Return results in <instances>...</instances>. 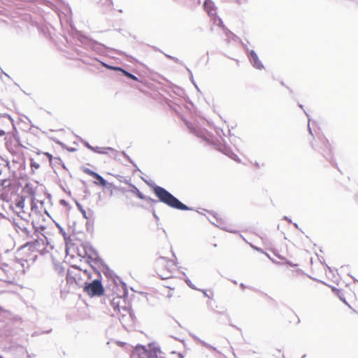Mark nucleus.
<instances>
[{"instance_id": "obj_1", "label": "nucleus", "mask_w": 358, "mask_h": 358, "mask_svg": "<svg viewBox=\"0 0 358 358\" xmlns=\"http://www.w3.org/2000/svg\"><path fill=\"white\" fill-rule=\"evenodd\" d=\"M153 192L159 201L168 206L180 210H192V208L181 202L178 198L167 191L165 188L155 185L153 187Z\"/></svg>"}, {"instance_id": "obj_2", "label": "nucleus", "mask_w": 358, "mask_h": 358, "mask_svg": "<svg viewBox=\"0 0 358 358\" xmlns=\"http://www.w3.org/2000/svg\"><path fill=\"white\" fill-rule=\"evenodd\" d=\"M85 278L87 279L91 278L90 273L87 270L82 271L76 266H71V268L68 270L66 273V280L68 281L73 280L80 287H83L85 281L83 282V280Z\"/></svg>"}, {"instance_id": "obj_3", "label": "nucleus", "mask_w": 358, "mask_h": 358, "mask_svg": "<svg viewBox=\"0 0 358 358\" xmlns=\"http://www.w3.org/2000/svg\"><path fill=\"white\" fill-rule=\"evenodd\" d=\"M84 292L90 296H100L103 294L104 288L100 279H94L90 282H84Z\"/></svg>"}, {"instance_id": "obj_4", "label": "nucleus", "mask_w": 358, "mask_h": 358, "mask_svg": "<svg viewBox=\"0 0 358 358\" xmlns=\"http://www.w3.org/2000/svg\"><path fill=\"white\" fill-rule=\"evenodd\" d=\"M203 8L208 15L211 17V20L213 21L215 24L220 27H224L222 19L217 15L216 8L212 0H205Z\"/></svg>"}, {"instance_id": "obj_5", "label": "nucleus", "mask_w": 358, "mask_h": 358, "mask_svg": "<svg viewBox=\"0 0 358 358\" xmlns=\"http://www.w3.org/2000/svg\"><path fill=\"white\" fill-rule=\"evenodd\" d=\"M13 225L18 231L20 230L23 234L29 236L31 231L28 229L29 220L27 218L13 219Z\"/></svg>"}, {"instance_id": "obj_6", "label": "nucleus", "mask_w": 358, "mask_h": 358, "mask_svg": "<svg viewBox=\"0 0 358 358\" xmlns=\"http://www.w3.org/2000/svg\"><path fill=\"white\" fill-rule=\"evenodd\" d=\"M248 57L252 65L259 70H262L264 69V66L260 59H259L257 53L254 50H250Z\"/></svg>"}, {"instance_id": "obj_7", "label": "nucleus", "mask_w": 358, "mask_h": 358, "mask_svg": "<svg viewBox=\"0 0 358 358\" xmlns=\"http://www.w3.org/2000/svg\"><path fill=\"white\" fill-rule=\"evenodd\" d=\"M130 192L136 194L140 199L145 200L152 203H157L158 201L145 196L135 185H131Z\"/></svg>"}, {"instance_id": "obj_8", "label": "nucleus", "mask_w": 358, "mask_h": 358, "mask_svg": "<svg viewBox=\"0 0 358 358\" xmlns=\"http://www.w3.org/2000/svg\"><path fill=\"white\" fill-rule=\"evenodd\" d=\"M93 178L96 180V181L94 182L96 185H99L105 187L113 186L112 183H108L101 175H99L96 172L94 175Z\"/></svg>"}, {"instance_id": "obj_9", "label": "nucleus", "mask_w": 358, "mask_h": 358, "mask_svg": "<svg viewBox=\"0 0 358 358\" xmlns=\"http://www.w3.org/2000/svg\"><path fill=\"white\" fill-rule=\"evenodd\" d=\"M214 218L216 220V222L214 221L210 220L211 223L216 225L217 227L220 228L221 229H223L227 231H229L231 233H236L235 231L232 230L230 227L226 226L221 220L218 219L216 216H214Z\"/></svg>"}, {"instance_id": "obj_10", "label": "nucleus", "mask_w": 358, "mask_h": 358, "mask_svg": "<svg viewBox=\"0 0 358 358\" xmlns=\"http://www.w3.org/2000/svg\"><path fill=\"white\" fill-rule=\"evenodd\" d=\"M222 152L234 161L240 162L241 160L238 157L235 153H234L229 148L224 147Z\"/></svg>"}, {"instance_id": "obj_11", "label": "nucleus", "mask_w": 358, "mask_h": 358, "mask_svg": "<svg viewBox=\"0 0 358 358\" xmlns=\"http://www.w3.org/2000/svg\"><path fill=\"white\" fill-rule=\"evenodd\" d=\"M45 241L46 242L48 241L46 237H44V239L43 238L37 239L34 242L27 243V244L30 245L31 247L34 248L36 250H40L41 243H42V244L44 245Z\"/></svg>"}, {"instance_id": "obj_12", "label": "nucleus", "mask_w": 358, "mask_h": 358, "mask_svg": "<svg viewBox=\"0 0 358 358\" xmlns=\"http://www.w3.org/2000/svg\"><path fill=\"white\" fill-rule=\"evenodd\" d=\"M115 69H117V71L122 72L128 78H130V79H131L133 80H135V81L138 80V78L136 76H134V74L127 71L123 68L121 67V68H115Z\"/></svg>"}, {"instance_id": "obj_13", "label": "nucleus", "mask_w": 358, "mask_h": 358, "mask_svg": "<svg viewBox=\"0 0 358 358\" xmlns=\"http://www.w3.org/2000/svg\"><path fill=\"white\" fill-rule=\"evenodd\" d=\"M9 162L0 156V175L8 166Z\"/></svg>"}, {"instance_id": "obj_14", "label": "nucleus", "mask_w": 358, "mask_h": 358, "mask_svg": "<svg viewBox=\"0 0 358 358\" xmlns=\"http://www.w3.org/2000/svg\"><path fill=\"white\" fill-rule=\"evenodd\" d=\"M108 151L112 152L113 157L114 158H116V155L117 154V151L110 147L101 148L100 154H105V155L108 154Z\"/></svg>"}, {"instance_id": "obj_15", "label": "nucleus", "mask_w": 358, "mask_h": 358, "mask_svg": "<svg viewBox=\"0 0 358 358\" xmlns=\"http://www.w3.org/2000/svg\"><path fill=\"white\" fill-rule=\"evenodd\" d=\"M148 346L152 349L154 354L161 353L162 351L160 350V347L158 345H156L155 343H152L148 345Z\"/></svg>"}, {"instance_id": "obj_16", "label": "nucleus", "mask_w": 358, "mask_h": 358, "mask_svg": "<svg viewBox=\"0 0 358 358\" xmlns=\"http://www.w3.org/2000/svg\"><path fill=\"white\" fill-rule=\"evenodd\" d=\"M76 204H77V206H78V208L79 210L81 212V213H82L83 216L85 219H87V220L90 219V217L88 216V215H87V212H86V211H85V210L83 208V206H82L80 203H77Z\"/></svg>"}, {"instance_id": "obj_17", "label": "nucleus", "mask_w": 358, "mask_h": 358, "mask_svg": "<svg viewBox=\"0 0 358 358\" xmlns=\"http://www.w3.org/2000/svg\"><path fill=\"white\" fill-rule=\"evenodd\" d=\"M82 170L84 173L88 174L89 176L93 177L94 175L96 173L95 171H92L91 169H88V168H86V167H83L82 168Z\"/></svg>"}, {"instance_id": "obj_18", "label": "nucleus", "mask_w": 358, "mask_h": 358, "mask_svg": "<svg viewBox=\"0 0 358 358\" xmlns=\"http://www.w3.org/2000/svg\"><path fill=\"white\" fill-rule=\"evenodd\" d=\"M199 342L203 345L205 346L206 348H208V349H210V350H215L216 351L217 349L216 348L208 344L207 343H206L205 341H201V340H199Z\"/></svg>"}, {"instance_id": "obj_19", "label": "nucleus", "mask_w": 358, "mask_h": 358, "mask_svg": "<svg viewBox=\"0 0 358 358\" xmlns=\"http://www.w3.org/2000/svg\"><path fill=\"white\" fill-rule=\"evenodd\" d=\"M187 71L189 72V75H190V76H189V79H190L191 82H192V84L195 86V87L199 90V87H198V86L196 85V84L195 83L194 80V78H193V75H192V71H191L188 68H187Z\"/></svg>"}, {"instance_id": "obj_20", "label": "nucleus", "mask_w": 358, "mask_h": 358, "mask_svg": "<svg viewBox=\"0 0 358 358\" xmlns=\"http://www.w3.org/2000/svg\"><path fill=\"white\" fill-rule=\"evenodd\" d=\"M30 165H31V169H38L40 167V164L36 162L35 161H34L33 159L31 160Z\"/></svg>"}, {"instance_id": "obj_21", "label": "nucleus", "mask_w": 358, "mask_h": 358, "mask_svg": "<svg viewBox=\"0 0 358 358\" xmlns=\"http://www.w3.org/2000/svg\"><path fill=\"white\" fill-rule=\"evenodd\" d=\"M101 64H102V65H103V66H105L106 69H112V70H114V71H117V69H116L115 68H120L119 66H110V65L107 64L103 63V62H102Z\"/></svg>"}, {"instance_id": "obj_22", "label": "nucleus", "mask_w": 358, "mask_h": 358, "mask_svg": "<svg viewBox=\"0 0 358 358\" xmlns=\"http://www.w3.org/2000/svg\"><path fill=\"white\" fill-rule=\"evenodd\" d=\"M121 154L131 164H133L136 167V165L133 162V161L131 159V158L125 153L124 151H122Z\"/></svg>"}, {"instance_id": "obj_23", "label": "nucleus", "mask_w": 358, "mask_h": 358, "mask_svg": "<svg viewBox=\"0 0 358 358\" xmlns=\"http://www.w3.org/2000/svg\"><path fill=\"white\" fill-rule=\"evenodd\" d=\"M136 350H142V351H143L144 352H147V350H146L145 346L142 345H140V344H138V345L136 347Z\"/></svg>"}, {"instance_id": "obj_24", "label": "nucleus", "mask_w": 358, "mask_h": 358, "mask_svg": "<svg viewBox=\"0 0 358 358\" xmlns=\"http://www.w3.org/2000/svg\"><path fill=\"white\" fill-rule=\"evenodd\" d=\"M185 282L187 283V285L192 289H197L195 286L192 283L191 280L188 278H187L185 280Z\"/></svg>"}, {"instance_id": "obj_25", "label": "nucleus", "mask_w": 358, "mask_h": 358, "mask_svg": "<svg viewBox=\"0 0 358 358\" xmlns=\"http://www.w3.org/2000/svg\"><path fill=\"white\" fill-rule=\"evenodd\" d=\"M304 113L306 114V115L307 116L308 119V131H309V134L313 136V133H312V130H311V128L310 127V119L309 117V115L304 110Z\"/></svg>"}, {"instance_id": "obj_26", "label": "nucleus", "mask_w": 358, "mask_h": 358, "mask_svg": "<svg viewBox=\"0 0 358 358\" xmlns=\"http://www.w3.org/2000/svg\"><path fill=\"white\" fill-rule=\"evenodd\" d=\"M11 183L10 180L6 179L2 181V186H3L4 187H9Z\"/></svg>"}, {"instance_id": "obj_27", "label": "nucleus", "mask_w": 358, "mask_h": 358, "mask_svg": "<svg viewBox=\"0 0 358 358\" xmlns=\"http://www.w3.org/2000/svg\"><path fill=\"white\" fill-rule=\"evenodd\" d=\"M101 147H98V146H96V147H94V146H93V148H92V151H93L94 152L99 153V154H100V152H101Z\"/></svg>"}, {"instance_id": "obj_28", "label": "nucleus", "mask_w": 358, "mask_h": 358, "mask_svg": "<svg viewBox=\"0 0 358 358\" xmlns=\"http://www.w3.org/2000/svg\"><path fill=\"white\" fill-rule=\"evenodd\" d=\"M23 214L24 215H20V214L17 215V217L16 219H22V218H29L30 217V215L29 214H25L24 213H23Z\"/></svg>"}, {"instance_id": "obj_29", "label": "nucleus", "mask_w": 358, "mask_h": 358, "mask_svg": "<svg viewBox=\"0 0 358 358\" xmlns=\"http://www.w3.org/2000/svg\"><path fill=\"white\" fill-rule=\"evenodd\" d=\"M83 144L85 145V146L86 148H87L89 150H92L93 146H92L87 141H84L83 142Z\"/></svg>"}, {"instance_id": "obj_30", "label": "nucleus", "mask_w": 358, "mask_h": 358, "mask_svg": "<svg viewBox=\"0 0 358 358\" xmlns=\"http://www.w3.org/2000/svg\"><path fill=\"white\" fill-rule=\"evenodd\" d=\"M173 61L176 63H178V64H182V61H180L179 59H178L177 57H173Z\"/></svg>"}, {"instance_id": "obj_31", "label": "nucleus", "mask_w": 358, "mask_h": 358, "mask_svg": "<svg viewBox=\"0 0 358 358\" xmlns=\"http://www.w3.org/2000/svg\"><path fill=\"white\" fill-rule=\"evenodd\" d=\"M173 61L176 63H178V64H182V61H180L179 59H178L177 57H173Z\"/></svg>"}, {"instance_id": "obj_32", "label": "nucleus", "mask_w": 358, "mask_h": 358, "mask_svg": "<svg viewBox=\"0 0 358 358\" xmlns=\"http://www.w3.org/2000/svg\"><path fill=\"white\" fill-rule=\"evenodd\" d=\"M45 155L48 157L49 160L51 161L52 159V155L48 152L45 153Z\"/></svg>"}, {"instance_id": "obj_33", "label": "nucleus", "mask_w": 358, "mask_h": 358, "mask_svg": "<svg viewBox=\"0 0 358 358\" xmlns=\"http://www.w3.org/2000/svg\"><path fill=\"white\" fill-rule=\"evenodd\" d=\"M283 219H284L285 220L288 221V222H290V223H292V220H291L290 218H289L288 217H287V216H285V217H283Z\"/></svg>"}, {"instance_id": "obj_34", "label": "nucleus", "mask_w": 358, "mask_h": 358, "mask_svg": "<svg viewBox=\"0 0 358 358\" xmlns=\"http://www.w3.org/2000/svg\"><path fill=\"white\" fill-rule=\"evenodd\" d=\"M148 358H157V354H155V355H151V354H150V355L148 356Z\"/></svg>"}, {"instance_id": "obj_35", "label": "nucleus", "mask_w": 358, "mask_h": 358, "mask_svg": "<svg viewBox=\"0 0 358 358\" xmlns=\"http://www.w3.org/2000/svg\"><path fill=\"white\" fill-rule=\"evenodd\" d=\"M23 205H24V201H20V202L18 203L17 206L20 207V208H22Z\"/></svg>"}, {"instance_id": "obj_36", "label": "nucleus", "mask_w": 358, "mask_h": 358, "mask_svg": "<svg viewBox=\"0 0 358 358\" xmlns=\"http://www.w3.org/2000/svg\"><path fill=\"white\" fill-rule=\"evenodd\" d=\"M108 6L110 7L113 5V0H108Z\"/></svg>"}, {"instance_id": "obj_37", "label": "nucleus", "mask_w": 358, "mask_h": 358, "mask_svg": "<svg viewBox=\"0 0 358 358\" xmlns=\"http://www.w3.org/2000/svg\"><path fill=\"white\" fill-rule=\"evenodd\" d=\"M108 6L110 7L113 5V0H108Z\"/></svg>"}, {"instance_id": "obj_38", "label": "nucleus", "mask_w": 358, "mask_h": 358, "mask_svg": "<svg viewBox=\"0 0 358 358\" xmlns=\"http://www.w3.org/2000/svg\"><path fill=\"white\" fill-rule=\"evenodd\" d=\"M108 6L110 7L113 5V0H108Z\"/></svg>"}, {"instance_id": "obj_39", "label": "nucleus", "mask_w": 358, "mask_h": 358, "mask_svg": "<svg viewBox=\"0 0 358 358\" xmlns=\"http://www.w3.org/2000/svg\"><path fill=\"white\" fill-rule=\"evenodd\" d=\"M108 6L110 7L113 5V0H108Z\"/></svg>"}, {"instance_id": "obj_40", "label": "nucleus", "mask_w": 358, "mask_h": 358, "mask_svg": "<svg viewBox=\"0 0 358 358\" xmlns=\"http://www.w3.org/2000/svg\"><path fill=\"white\" fill-rule=\"evenodd\" d=\"M5 135V131L2 129H0V137Z\"/></svg>"}, {"instance_id": "obj_41", "label": "nucleus", "mask_w": 358, "mask_h": 358, "mask_svg": "<svg viewBox=\"0 0 358 358\" xmlns=\"http://www.w3.org/2000/svg\"><path fill=\"white\" fill-rule=\"evenodd\" d=\"M252 248H254L255 250H257V251H262V249L257 248V247H255L252 245H251Z\"/></svg>"}, {"instance_id": "obj_42", "label": "nucleus", "mask_w": 358, "mask_h": 358, "mask_svg": "<svg viewBox=\"0 0 358 358\" xmlns=\"http://www.w3.org/2000/svg\"><path fill=\"white\" fill-rule=\"evenodd\" d=\"M153 215H154V217H155L156 220H159V217L157 215V214L155 213V210L153 211Z\"/></svg>"}, {"instance_id": "obj_43", "label": "nucleus", "mask_w": 358, "mask_h": 358, "mask_svg": "<svg viewBox=\"0 0 358 358\" xmlns=\"http://www.w3.org/2000/svg\"><path fill=\"white\" fill-rule=\"evenodd\" d=\"M201 292L203 293L205 296L210 297L206 290H201Z\"/></svg>"}, {"instance_id": "obj_44", "label": "nucleus", "mask_w": 358, "mask_h": 358, "mask_svg": "<svg viewBox=\"0 0 358 358\" xmlns=\"http://www.w3.org/2000/svg\"><path fill=\"white\" fill-rule=\"evenodd\" d=\"M240 287H241L242 289H244L246 287V286H245L243 283H241V284H240Z\"/></svg>"}, {"instance_id": "obj_45", "label": "nucleus", "mask_w": 358, "mask_h": 358, "mask_svg": "<svg viewBox=\"0 0 358 358\" xmlns=\"http://www.w3.org/2000/svg\"><path fill=\"white\" fill-rule=\"evenodd\" d=\"M165 56H166L167 58H169V59H172V60H173V56H171V55H167V54H165Z\"/></svg>"}, {"instance_id": "obj_46", "label": "nucleus", "mask_w": 358, "mask_h": 358, "mask_svg": "<svg viewBox=\"0 0 358 358\" xmlns=\"http://www.w3.org/2000/svg\"><path fill=\"white\" fill-rule=\"evenodd\" d=\"M165 56H166L167 58H169V59H172V60H173V56H171V55H167V54H165Z\"/></svg>"}, {"instance_id": "obj_47", "label": "nucleus", "mask_w": 358, "mask_h": 358, "mask_svg": "<svg viewBox=\"0 0 358 358\" xmlns=\"http://www.w3.org/2000/svg\"><path fill=\"white\" fill-rule=\"evenodd\" d=\"M57 226H58V227H59V228L60 232H61V233H62L63 234H64V229H63L61 227H59V225H57Z\"/></svg>"}, {"instance_id": "obj_48", "label": "nucleus", "mask_w": 358, "mask_h": 358, "mask_svg": "<svg viewBox=\"0 0 358 358\" xmlns=\"http://www.w3.org/2000/svg\"><path fill=\"white\" fill-rule=\"evenodd\" d=\"M51 331H52V329H49L45 331H43L42 334H48V333L51 332Z\"/></svg>"}, {"instance_id": "obj_49", "label": "nucleus", "mask_w": 358, "mask_h": 358, "mask_svg": "<svg viewBox=\"0 0 358 358\" xmlns=\"http://www.w3.org/2000/svg\"><path fill=\"white\" fill-rule=\"evenodd\" d=\"M324 143H325V146L327 148V146H328V145H327V144L329 143H328V140H326V139H325V140H324Z\"/></svg>"}, {"instance_id": "obj_50", "label": "nucleus", "mask_w": 358, "mask_h": 358, "mask_svg": "<svg viewBox=\"0 0 358 358\" xmlns=\"http://www.w3.org/2000/svg\"><path fill=\"white\" fill-rule=\"evenodd\" d=\"M40 334L38 333V332H34L33 334H32V336H38Z\"/></svg>"}, {"instance_id": "obj_51", "label": "nucleus", "mask_w": 358, "mask_h": 358, "mask_svg": "<svg viewBox=\"0 0 358 358\" xmlns=\"http://www.w3.org/2000/svg\"><path fill=\"white\" fill-rule=\"evenodd\" d=\"M199 137H203V135L201 134V133H195Z\"/></svg>"}, {"instance_id": "obj_52", "label": "nucleus", "mask_w": 358, "mask_h": 358, "mask_svg": "<svg viewBox=\"0 0 358 358\" xmlns=\"http://www.w3.org/2000/svg\"><path fill=\"white\" fill-rule=\"evenodd\" d=\"M296 229H299V225L296 223L293 224Z\"/></svg>"}, {"instance_id": "obj_53", "label": "nucleus", "mask_w": 358, "mask_h": 358, "mask_svg": "<svg viewBox=\"0 0 358 358\" xmlns=\"http://www.w3.org/2000/svg\"><path fill=\"white\" fill-rule=\"evenodd\" d=\"M159 260H166L165 257H161Z\"/></svg>"}, {"instance_id": "obj_54", "label": "nucleus", "mask_w": 358, "mask_h": 358, "mask_svg": "<svg viewBox=\"0 0 358 358\" xmlns=\"http://www.w3.org/2000/svg\"><path fill=\"white\" fill-rule=\"evenodd\" d=\"M89 258H90V259H96V257H93L92 255H89Z\"/></svg>"}, {"instance_id": "obj_55", "label": "nucleus", "mask_w": 358, "mask_h": 358, "mask_svg": "<svg viewBox=\"0 0 358 358\" xmlns=\"http://www.w3.org/2000/svg\"><path fill=\"white\" fill-rule=\"evenodd\" d=\"M299 106L301 109H303V110H304V109H303V105L299 104Z\"/></svg>"}, {"instance_id": "obj_56", "label": "nucleus", "mask_w": 358, "mask_h": 358, "mask_svg": "<svg viewBox=\"0 0 358 358\" xmlns=\"http://www.w3.org/2000/svg\"><path fill=\"white\" fill-rule=\"evenodd\" d=\"M119 12H120V13H122V10H121V9H120V10H119Z\"/></svg>"}, {"instance_id": "obj_57", "label": "nucleus", "mask_w": 358, "mask_h": 358, "mask_svg": "<svg viewBox=\"0 0 358 358\" xmlns=\"http://www.w3.org/2000/svg\"><path fill=\"white\" fill-rule=\"evenodd\" d=\"M324 156L327 158V154H324Z\"/></svg>"}, {"instance_id": "obj_58", "label": "nucleus", "mask_w": 358, "mask_h": 358, "mask_svg": "<svg viewBox=\"0 0 358 358\" xmlns=\"http://www.w3.org/2000/svg\"><path fill=\"white\" fill-rule=\"evenodd\" d=\"M306 357V355H303L301 358H305Z\"/></svg>"}, {"instance_id": "obj_59", "label": "nucleus", "mask_w": 358, "mask_h": 358, "mask_svg": "<svg viewBox=\"0 0 358 358\" xmlns=\"http://www.w3.org/2000/svg\"><path fill=\"white\" fill-rule=\"evenodd\" d=\"M1 270H2V269H1V268H0V271H1Z\"/></svg>"}, {"instance_id": "obj_60", "label": "nucleus", "mask_w": 358, "mask_h": 358, "mask_svg": "<svg viewBox=\"0 0 358 358\" xmlns=\"http://www.w3.org/2000/svg\"><path fill=\"white\" fill-rule=\"evenodd\" d=\"M160 358H164V357H160Z\"/></svg>"}, {"instance_id": "obj_61", "label": "nucleus", "mask_w": 358, "mask_h": 358, "mask_svg": "<svg viewBox=\"0 0 358 358\" xmlns=\"http://www.w3.org/2000/svg\"><path fill=\"white\" fill-rule=\"evenodd\" d=\"M0 358H2V357H0Z\"/></svg>"}]
</instances>
